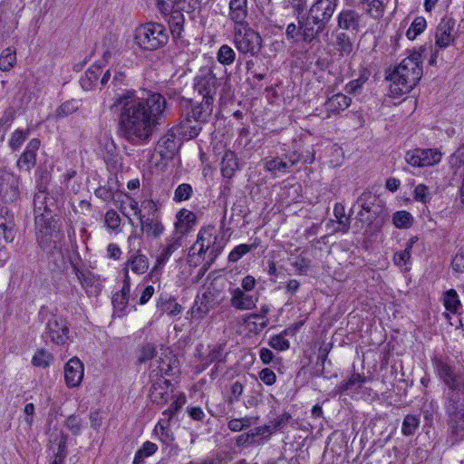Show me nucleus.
<instances>
[{"mask_svg": "<svg viewBox=\"0 0 464 464\" xmlns=\"http://www.w3.org/2000/svg\"><path fill=\"white\" fill-rule=\"evenodd\" d=\"M156 346L153 343H146L142 345L140 349V354L138 357V362L140 363H144L151 359H153L156 355Z\"/></svg>", "mask_w": 464, "mask_h": 464, "instance_id": "61", "label": "nucleus"}, {"mask_svg": "<svg viewBox=\"0 0 464 464\" xmlns=\"http://www.w3.org/2000/svg\"><path fill=\"white\" fill-rule=\"evenodd\" d=\"M53 355L44 349L38 350L33 356L32 363L37 367L46 368L53 361Z\"/></svg>", "mask_w": 464, "mask_h": 464, "instance_id": "52", "label": "nucleus"}, {"mask_svg": "<svg viewBox=\"0 0 464 464\" xmlns=\"http://www.w3.org/2000/svg\"><path fill=\"white\" fill-rule=\"evenodd\" d=\"M257 245L256 244H241L233 248V250L228 255V261L235 263L237 262L243 256L250 252L252 249L256 248Z\"/></svg>", "mask_w": 464, "mask_h": 464, "instance_id": "51", "label": "nucleus"}, {"mask_svg": "<svg viewBox=\"0 0 464 464\" xmlns=\"http://www.w3.org/2000/svg\"><path fill=\"white\" fill-rule=\"evenodd\" d=\"M0 197L5 203L16 201L20 197L19 178L12 173H5L1 177Z\"/></svg>", "mask_w": 464, "mask_h": 464, "instance_id": "16", "label": "nucleus"}, {"mask_svg": "<svg viewBox=\"0 0 464 464\" xmlns=\"http://www.w3.org/2000/svg\"><path fill=\"white\" fill-rule=\"evenodd\" d=\"M102 69L101 65H92L86 72L84 76L80 79V84L85 91L92 90L99 82Z\"/></svg>", "mask_w": 464, "mask_h": 464, "instance_id": "29", "label": "nucleus"}, {"mask_svg": "<svg viewBox=\"0 0 464 464\" xmlns=\"http://www.w3.org/2000/svg\"><path fill=\"white\" fill-rule=\"evenodd\" d=\"M435 369L440 379L449 389L446 398L450 397L452 392L464 393V380L455 367L442 360H437L435 362Z\"/></svg>", "mask_w": 464, "mask_h": 464, "instance_id": "7", "label": "nucleus"}, {"mask_svg": "<svg viewBox=\"0 0 464 464\" xmlns=\"http://www.w3.org/2000/svg\"><path fill=\"white\" fill-rule=\"evenodd\" d=\"M145 208H148L150 212L148 215L140 216L141 230L148 237H159L164 232V226L156 213V205L153 201L150 200L146 202Z\"/></svg>", "mask_w": 464, "mask_h": 464, "instance_id": "12", "label": "nucleus"}, {"mask_svg": "<svg viewBox=\"0 0 464 464\" xmlns=\"http://www.w3.org/2000/svg\"><path fill=\"white\" fill-rule=\"evenodd\" d=\"M194 90L202 100L214 103L218 93L220 100L230 96L229 84L223 77H217L214 66L201 67L194 78Z\"/></svg>", "mask_w": 464, "mask_h": 464, "instance_id": "3", "label": "nucleus"}, {"mask_svg": "<svg viewBox=\"0 0 464 464\" xmlns=\"http://www.w3.org/2000/svg\"><path fill=\"white\" fill-rule=\"evenodd\" d=\"M450 164L456 170L464 165V144L450 156Z\"/></svg>", "mask_w": 464, "mask_h": 464, "instance_id": "64", "label": "nucleus"}, {"mask_svg": "<svg viewBox=\"0 0 464 464\" xmlns=\"http://www.w3.org/2000/svg\"><path fill=\"white\" fill-rule=\"evenodd\" d=\"M69 327L66 321L53 315L46 324L45 336L57 345H63L69 340Z\"/></svg>", "mask_w": 464, "mask_h": 464, "instance_id": "13", "label": "nucleus"}, {"mask_svg": "<svg viewBox=\"0 0 464 464\" xmlns=\"http://www.w3.org/2000/svg\"><path fill=\"white\" fill-rule=\"evenodd\" d=\"M203 129V125L193 120L185 112L182 113L179 124L174 126V130L182 140H192L199 135Z\"/></svg>", "mask_w": 464, "mask_h": 464, "instance_id": "17", "label": "nucleus"}, {"mask_svg": "<svg viewBox=\"0 0 464 464\" xmlns=\"http://www.w3.org/2000/svg\"><path fill=\"white\" fill-rule=\"evenodd\" d=\"M84 366L77 358H71L64 366V380L69 388L78 387L83 378Z\"/></svg>", "mask_w": 464, "mask_h": 464, "instance_id": "19", "label": "nucleus"}, {"mask_svg": "<svg viewBox=\"0 0 464 464\" xmlns=\"http://www.w3.org/2000/svg\"><path fill=\"white\" fill-rule=\"evenodd\" d=\"M368 76L369 72L365 69L362 70L360 73V76L357 79L353 80L346 84V92L350 94L356 93L362 88L363 83L366 82V81L368 80Z\"/></svg>", "mask_w": 464, "mask_h": 464, "instance_id": "54", "label": "nucleus"}, {"mask_svg": "<svg viewBox=\"0 0 464 464\" xmlns=\"http://www.w3.org/2000/svg\"><path fill=\"white\" fill-rule=\"evenodd\" d=\"M247 16V0H230L229 17L236 25L245 24Z\"/></svg>", "mask_w": 464, "mask_h": 464, "instance_id": "27", "label": "nucleus"}, {"mask_svg": "<svg viewBox=\"0 0 464 464\" xmlns=\"http://www.w3.org/2000/svg\"><path fill=\"white\" fill-rule=\"evenodd\" d=\"M29 135V130H16L13 132L9 140V146L13 150H17Z\"/></svg>", "mask_w": 464, "mask_h": 464, "instance_id": "57", "label": "nucleus"}, {"mask_svg": "<svg viewBox=\"0 0 464 464\" xmlns=\"http://www.w3.org/2000/svg\"><path fill=\"white\" fill-rule=\"evenodd\" d=\"M45 198H48V194L46 193V190L44 191H37V193L34 195V214H40L41 212H53V210H50L47 207V205H44Z\"/></svg>", "mask_w": 464, "mask_h": 464, "instance_id": "56", "label": "nucleus"}, {"mask_svg": "<svg viewBox=\"0 0 464 464\" xmlns=\"http://www.w3.org/2000/svg\"><path fill=\"white\" fill-rule=\"evenodd\" d=\"M169 34L167 29L158 23H146L135 31V42L144 50H157L167 44Z\"/></svg>", "mask_w": 464, "mask_h": 464, "instance_id": "4", "label": "nucleus"}, {"mask_svg": "<svg viewBox=\"0 0 464 464\" xmlns=\"http://www.w3.org/2000/svg\"><path fill=\"white\" fill-rule=\"evenodd\" d=\"M214 103L208 102V100L196 102L191 105V108L185 113L191 117L193 120L198 121L202 125L207 124L212 115Z\"/></svg>", "mask_w": 464, "mask_h": 464, "instance_id": "25", "label": "nucleus"}, {"mask_svg": "<svg viewBox=\"0 0 464 464\" xmlns=\"http://www.w3.org/2000/svg\"><path fill=\"white\" fill-rule=\"evenodd\" d=\"M79 109V102L76 100L67 101L62 103L54 111L56 119L64 118Z\"/></svg>", "mask_w": 464, "mask_h": 464, "instance_id": "47", "label": "nucleus"}, {"mask_svg": "<svg viewBox=\"0 0 464 464\" xmlns=\"http://www.w3.org/2000/svg\"><path fill=\"white\" fill-rule=\"evenodd\" d=\"M441 160V153L437 149L415 148L405 154V160L412 167H430L438 164Z\"/></svg>", "mask_w": 464, "mask_h": 464, "instance_id": "10", "label": "nucleus"}, {"mask_svg": "<svg viewBox=\"0 0 464 464\" xmlns=\"http://www.w3.org/2000/svg\"><path fill=\"white\" fill-rule=\"evenodd\" d=\"M193 192L192 187L188 183H182L178 186L174 192V200L176 202H181L188 200Z\"/></svg>", "mask_w": 464, "mask_h": 464, "instance_id": "60", "label": "nucleus"}, {"mask_svg": "<svg viewBox=\"0 0 464 464\" xmlns=\"http://www.w3.org/2000/svg\"><path fill=\"white\" fill-rule=\"evenodd\" d=\"M183 233L175 231L170 237L166 239V246L163 247L161 253L157 258L156 266L150 270L149 276L155 282L159 280L160 270L159 266L164 265L171 256V255L182 246Z\"/></svg>", "mask_w": 464, "mask_h": 464, "instance_id": "11", "label": "nucleus"}, {"mask_svg": "<svg viewBox=\"0 0 464 464\" xmlns=\"http://www.w3.org/2000/svg\"><path fill=\"white\" fill-rule=\"evenodd\" d=\"M226 343H218L212 346H208V353L205 356L201 357V362L204 368L208 367L211 363L215 362L214 368L211 370L210 377L214 379L216 377V372L218 369V365L220 362H224L226 361V357L227 353L225 352Z\"/></svg>", "mask_w": 464, "mask_h": 464, "instance_id": "20", "label": "nucleus"}, {"mask_svg": "<svg viewBox=\"0 0 464 464\" xmlns=\"http://www.w3.org/2000/svg\"><path fill=\"white\" fill-rule=\"evenodd\" d=\"M36 175V182L37 188L39 191H44L47 189V186L51 180V173L50 171L43 167H38L35 172Z\"/></svg>", "mask_w": 464, "mask_h": 464, "instance_id": "55", "label": "nucleus"}, {"mask_svg": "<svg viewBox=\"0 0 464 464\" xmlns=\"http://www.w3.org/2000/svg\"><path fill=\"white\" fill-rule=\"evenodd\" d=\"M443 304L447 311L450 313H457L460 306L459 295L454 289L448 290L443 295Z\"/></svg>", "mask_w": 464, "mask_h": 464, "instance_id": "44", "label": "nucleus"}, {"mask_svg": "<svg viewBox=\"0 0 464 464\" xmlns=\"http://www.w3.org/2000/svg\"><path fill=\"white\" fill-rule=\"evenodd\" d=\"M351 98L341 92L328 96L324 103V108L327 113L326 117L329 118L333 114H339L346 110L351 105Z\"/></svg>", "mask_w": 464, "mask_h": 464, "instance_id": "24", "label": "nucleus"}, {"mask_svg": "<svg viewBox=\"0 0 464 464\" xmlns=\"http://www.w3.org/2000/svg\"><path fill=\"white\" fill-rule=\"evenodd\" d=\"M445 409L449 416L452 441L462 440L464 439V392H452L450 397L446 399Z\"/></svg>", "mask_w": 464, "mask_h": 464, "instance_id": "5", "label": "nucleus"}, {"mask_svg": "<svg viewBox=\"0 0 464 464\" xmlns=\"http://www.w3.org/2000/svg\"><path fill=\"white\" fill-rule=\"evenodd\" d=\"M169 24L171 27H173L174 32H179L182 30V26L184 24V16L179 10L172 9V12L169 14Z\"/></svg>", "mask_w": 464, "mask_h": 464, "instance_id": "63", "label": "nucleus"}, {"mask_svg": "<svg viewBox=\"0 0 464 464\" xmlns=\"http://www.w3.org/2000/svg\"><path fill=\"white\" fill-rule=\"evenodd\" d=\"M455 21L451 18H442L435 32V46L440 49L447 48L454 42L453 31Z\"/></svg>", "mask_w": 464, "mask_h": 464, "instance_id": "18", "label": "nucleus"}, {"mask_svg": "<svg viewBox=\"0 0 464 464\" xmlns=\"http://www.w3.org/2000/svg\"><path fill=\"white\" fill-rule=\"evenodd\" d=\"M298 25L302 30V40L306 44H311L323 33L317 32V27L314 28V25L311 24L310 21H304V18L299 19Z\"/></svg>", "mask_w": 464, "mask_h": 464, "instance_id": "36", "label": "nucleus"}, {"mask_svg": "<svg viewBox=\"0 0 464 464\" xmlns=\"http://www.w3.org/2000/svg\"><path fill=\"white\" fill-rule=\"evenodd\" d=\"M377 200V196L370 191H363L360 195L356 201V204L362 208L357 215L359 221L367 225H371L373 222L377 215V212L373 210Z\"/></svg>", "mask_w": 464, "mask_h": 464, "instance_id": "14", "label": "nucleus"}, {"mask_svg": "<svg viewBox=\"0 0 464 464\" xmlns=\"http://www.w3.org/2000/svg\"><path fill=\"white\" fill-rule=\"evenodd\" d=\"M337 25L345 31L359 30L361 14L353 9H343L337 15Z\"/></svg>", "mask_w": 464, "mask_h": 464, "instance_id": "26", "label": "nucleus"}, {"mask_svg": "<svg viewBox=\"0 0 464 464\" xmlns=\"http://www.w3.org/2000/svg\"><path fill=\"white\" fill-rule=\"evenodd\" d=\"M230 293V304L236 310L246 311L256 307V304L258 300L253 295L246 292L239 287H236L229 290Z\"/></svg>", "mask_w": 464, "mask_h": 464, "instance_id": "21", "label": "nucleus"}, {"mask_svg": "<svg viewBox=\"0 0 464 464\" xmlns=\"http://www.w3.org/2000/svg\"><path fill=\"white\" fill-rule=\"evenodd\" d=\"M178 133L174 127L170 129L158 140L155 150L163 160H170L174 157L179 148V142L176 136Z\"/></svg>", "mask_w": 464, "mask_h": 464, "instance_id": "15", "label": "nucleus"}, {"mask_svg": "<svg viewBox=\"0 0 464 464\" xmlns=\"http://www.w3.org/2000/svg\"><path fill=\"white\" fill-rule=\"evenodd\" d=\"M177 231L185 235L191 228L196 221V215L188 209H181L177 214Z\"/></svg>", "mask_w": 464, "mask_h": 464, "instance_id": "33", "label": "nucleus"}, {"mask_svg": "<svg viewBox=\"0 0 464 464\" xmlns=\"http://www.w3.org/2000/svg\"><path fill=\"white\" fill-rule=\"evenodd\" d=\"M115 93L111 110H119V135L133 146L150 142L158 126L165 118L166 99L160 93H150L146 98L136 96L134 90H122L127 86L126 74L115 71L112 79Z\"/></svg>", "mask_w": 464, "mask_h": 464, "instance_id": "1", "label": "nucleus"}, {"mask_svg": "<svg viewBox=\"0 0 464 464\" xmlns=\"http://www.w3.org/2000/svg\"><path fill=\"white\" fill-rule=\"evenodd\" d=\"M392 222L398 228H409L413 223V217L408 211H397L393 214Z\"/></svg>", "mask_w": 464, "mask_h": 464, "instance_id": "45", "label": "nucleus"}, {"mask_svg": "<svg viewBox=\"0 0 464 464\" xmlns=\"http://www.w3.org/2000/svg\"><path fill=\"white\" fill-rule=\"evenodd\" d=\"M245 389V383L241 381L234 382L230 386V394L227 399L228 406H232L235 402L239 401Z\"/></svg>", "mask_w": 464, "mask_h": 464, "instance_id": "50", "label": "nucleus"}, {"mask_svg": "<svg viewBox=\"0 0 464 464\" xmlns=\"http://www.w3.org/2000/svg\"><path fill=\"white\" fill-rule=\"evenodd\" d=\"M426 51L424 46L413 51L407 58L390 74L392 82L391 92L394 95L410 92L419 82L422 76V53Z\"/></svg>", "mask_w": 464, "mask_h": 464, "instance_id": "2", "label": "nucleus"}, {"mask_svg": "<svg viewBox=\"0 0 464 464\" xmlns=\"http://www.w3.org/2000/svg\"><path fill=\"white\" fill-rule=\"evenodd\" d=\"M72 272L78 278L80 284L82 287H90L92 286L96 282L95 276L87 269H80L77 266H72Z\"/></svg>", "mask_w": 464, "mask_h": 464, "instance_id": "42", "label": "nucleus"}, {"mask_svg": "<svg viewBox=\"0 0 464 464\" xmlns=\"http://www.w3.org/2000/svg\"><path fill=\"white\" fill-rule=\"evenodd\" d=\"M175 362L176 360L173 358H160L157 370H153L155 371L154 373H158V378H164V375H171L173 364H175Z\"/></svg>", "mask_w": 464, "mask_h": 464, "instance_id": "49", "label": "nucleus"}, {"mask_svg": "<svg viewBox=\"0 0 464 464\" xmlns=\"http://www.w3.org/2000/svg\"><path fill=\"white\" fill-rule=\"evenodd\" d=\"M41 141L39 139H32L26 145L25 150L17 160V167L20 169L30 171L36 164V153Z\"/></svg>", "mask_w": 464, "mask_h": 464, "instance_id": "22", "label": "nucleus"}, {"mask_svg": "<svg viewBox=\"0 0 464 464\" xmlns=\"http://www.w3.org/2000/svg\"><path fill=\"white\" fill-rule=\"evenodd\" d=\"M335 48L340 56H349L353 53V44L350 36L344 32H337L335 35Z\"/></svg>", "mask_w": 464, "mask_h": 464, "instance_id": "34", "label": "nucleus"}, {"mask_svg": "<svg viewBox=\"0 0 464 464\" xmlns=\"http://www.w3.org/2000/svg\"><path fill=\"white\" fill-rule=\"evenodd\" d=\"M15 62V50L11 47L5 48L0 55V70L3 72L11 70L14 67Z\"/></svg>", "mask_w": 464, "mask_h": 464, "instance_id": "41", "label": "nucleus"}, {"mask_svg": "<svg viewBox=\"0 0 464 464\" xmlns=\"http://www.w3.org/2000/svg\"><path fill=\"white\" fill-rule=\"evenodd\" d=\"M158 450V446L150 441H146L141 448L135 453L133 464H142L145 458L154 454Z\"/></svg>", "mask_w": 464, "mask_h": 464, "instance_id": "40", "label": "nucleus"}, {"mask_svg": "<svg viewBox=\"0 0 464 464\" xmlns=\"http://www.w3.org/2000/svg\"><path fill=\"white\" fill-rule=\"evenodd\" d=\"M151 371L150 379L151 387L149 392V397L152 403L158 406H163L173 399V391L170 388V381L165 378H158V373Z\"/></svg>", "mask_w": 464, "mask_h": 464, "instance_id": "8", "label": "nucleus"}, {"mask_svg": "<svg viewBox=\"0 0 464 464\" xmlns=\"http://www.w3.org/2000/svg\"><path fill=\"white\" fill-rule=\"evenodd\" d=\"M186 402V398L185 396H179L178 398H176L170 404V406L165 410L163 411V415L165 417H167V420H166V422L167 423H169L172 419L176 416L177 412L181 409V407L184 405V403ZM165 421V420H160L158 423V426H160V428L163 430L164 429V426H163V422Z\"/></svg>", "mask_w": 464, "mask_h": 464, "instance_id": "39", "label": "nucleus"}, {"mask_svg": "<svg viewBox=\"0 0 464 464\" xmlns=\"http://www.w3.org/2000/svg\"><path fill=\"white\" fill-rule=\"evenodd\" d=\"M238 169L237 156L232 151H227L221 161V172L223 177L231 179Z\"/></svg>", "mask_w": 464, "mask_h": 464, "instance_id": "35", "label": "nucleus"}, {"mask_svg": "<svg viewBox=\"0 0 464 464\" xmlns=\"http://www.w3.org/2000/svg\"><path fill=\"white\" fill-rule=\"evenodd\" d=\"M366 13L374 19H380L384 14V5L381 0H372L368 3Z\"/></svg>", "mask_w": 464, "mask_h": 464, "instance_id": "59", "label": "nucleus"}, {"mask_svg": "<svg viewBox=\"0 0 464 464\" xmlns=\"http://www.w3.org/2000/svg\"><path fill=\"white\" fill-rule=\"evenodd\" d=\"M236 53L227 44L219 47L217 53V60L223 65H230L235 62Z\"/></svg>", "mask_w": 464, "mask_h": 464, "instance_id": "46", "label": "nucleus"}, {"mask_svg": "<svg viewBox=\"0 0 464 464\" xmlns=\"http://www.w3.org/2000/svg\"><path fill=\"white\" fill-rule=\"evenodd\" d=\"M124 272V280L121 290L112 296V304L114 307L115 313L121 314L119 316L122 315L124 310L126 309L129 303V296L130 291V281L129 276V272L127 267L123 268Z\"/></svg>", "mask_w": 464, "mask_h": 464, "instance_id": "23", "label": "nucleus"}, {"mask_svg": "<svg viewBox=\"0 0 464 464\" xmlns=\"http://www.w3.org/2000/svg\"><path fill=\"white\" fill-rule=\"evenodd\" d=\"M338 2L339 0H315L309 9L331 20L338 5Z\"/></svg>", "mask_w": 464, "mask_h": 464, "instance_id": "31", "label": "nucleus"}, {"mask_svg": "<svg viewBox=\"0 0 464 464\" xmlns=\"http://www.w3.org/2000/svg\"><path fill=\"white\" fill-rule=\"evenodd\" d=\"M427 27L426 19L423 16H417L411 23L410 28L406 32L409 40H414L418 35L422 34Z\"/></svg>", "mask_w": 464, "mask_h": 464, "instance_id": "43", "label": "nucleus"}, {"mask_svg": "<svg viewBox=\"0 0 464 464\" xmlns=\"http://www.w3.org/2000/svg\"><path fill=\"white\" fill-rule=\"evenodd\" d=\"M286 160L282 157L266 158L263 160V168L266 171L272 173L274 176L279 173H288L289 166Z\"/></svg>", "mask_w": 464, "mask_h": 464, "instance_id": "30", "label": "nucleus"}, {"mask_svg": "<svg viewBox=\"0 0 464 464\" xmlns=\"http://www.w3.org/2000/svg\"><path fill=\"white\" fill-rule=\"evenodd\" d=\"M365 382L366 378L364 376L360 373H353L348 380L343 381L339 384L338 392L340 393H343L348 391H355L361 388Z\"/></svg>", "mask_w": 464, "mask_h": 464, "instance_id": "37", "label": "nucleus"}, {"mask_svg": "<svg viewBox=\"0 0 464 464\" xmlns=\"http://www.w3.org/2000/svg\"><path fill=\"white\" fill-rule=\"evenodd\" d=\"M124 267L128 270L130 267L133 273L142 275L149 269V259L145 255L137 253L128 259Z\"/></svg>", "mask_w": 464, "mask_h": 464, "instance_id": "32", "label": "nucleus"}, {"mask_svg": "<svg viewBox=\"0 0 464 464\" xmlns=\"http://www.w3.org/2000/svg\"><path fill=\"white\" fill-rule=\"evenodd\" d=\"M217 237L218 235L213 227L200 229L196 242L189 248L188 255V263L194 262L196 265L199 261V258L208 251L211 245L215 244Z\"/></svg>", "mask_w": 464, "mask_h": 464, "instance_id": "9", "label": "nucleus"}, {"mask_svg": "<svg viewBox=\"0 0 464 464\" xmlns=\"http://www.w3.org/2000/svg\"><path fill=\"white\" fill-rule=\"evenodd\" d=\"M117 48V38L112 34H106L102 43V59L99 60L95 65H101V69L102 66H105L110 59L111 58V53Z\"/></svg>", "mask_w": 464, "mask_h": 464, "instance_id": "28", "label": "nucleus"}, {"mask_svg": "<svg viewBox=\"0 0 464 464\" xmlns=\"http://www.w3.org/2000/svg\"><path fill=\"white\" fill-rule=\"evenodd\" d=\"M234 44L240 53L256 56L261 51L262 38L247 23H245L234 27Z\"/></svg>", "mask_w": 464, "mask_h": 464, "instance_id": "6", "label": "nucleus"}, {"mask_svg": "<svg viewBox=\"0 0 464 464\" xmlns=\"http://www.w3.org/2000/svg\"><path fill=\"white\" fill-rule=\"evenodd\" d=\"M304 21H310L311 24L317 27V32H324L326 29V25L330 22V19H327L325 16L320 15L319 14L309 9L308 16Z\"/></svg>", "mask_w": 464, "mask_h": 464, "instance_id": "53", "label": "nucleus"}, {"mask_svg": "<svg viewBox=\"0 0 464 464\" xmlns=\"http://www.w3.org/2000/svg\"><path fill=\"white\" fill-rule=\"evenodd\" d=\"M158 309L162 314L169 315H177L181 313L182 307L174 299L160 297L157 303Z\"/></svg>", "mask_w": 464, "mask_h": 464, "instance_id": "38", "label": "nucleus"}, {"mask_svg": "<svg viewBox=\"0 0 464 464\" xmlns=\"http://www.w3.org/2000/svg\"><path fill=\"white\" fill-rule=\"evenodd\" d=\"M420 425V419L416 415L408 414L404 417L401 426V432L405 436L415 433Z\"/></svg>", "mask_w": 464, "mask_h": 464, "instance_id": "48", "label": "nucleus"}, {"mask_svg": "<svg viewBox=\"0 0 464 464\" xmlns=\"http://www.w3.org/2000/svg\"><path fill=\"white\" fill-rule=\"evenodd\" d=\"M286 333V331H284L283 333L279 334H276L272 336L268 342V344L277 350V351H285L289 348L290 343L287 339L285 338L284 334Z\"/></svg>", "mask_w": 464, "mask_h": 464, "instance_id": "58", "label": "nucleus"}, {"mask_svg": "<svg viewBox=\"0 0 464 464\" xmlns=\"http://www.w3.org/2000/svg\"><path fill=\"white\" fill-rule=\"evenodd\" d=\"M53 212H41L40 214H34L35 224L41 228H51L53 222Z\"/></svg>", "mask_w": 464, "mask_h": 464, "instance_id": "62", "label": "nucleus"}]
</instances>
